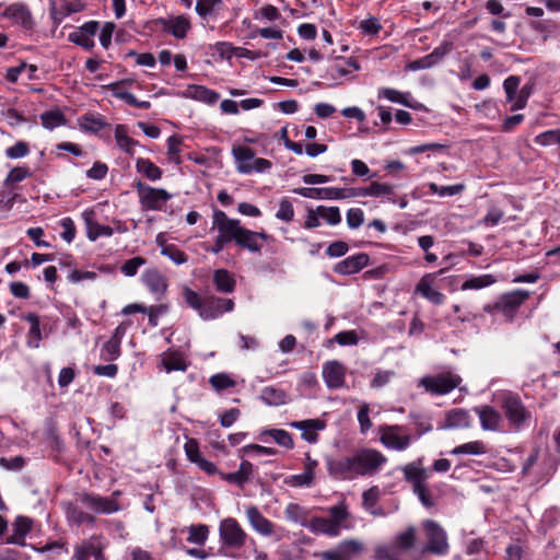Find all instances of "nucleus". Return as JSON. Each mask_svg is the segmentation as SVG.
I'll list each match as a JSON object with an SVG mask.
<instances>
[{"label": "nucleus", "mask_w": 560, "mask_h": 560, "mask_svg": "<svg viewBox=\"0 0 560 560\" xmlns=\"http://www.w3.org/2000/svg\"><path fill=\"white\" fill-rule=\"evenodd\" d=\"M212 226L218 232L212 247L213 254L221 253L226 245L234 243L238 248L252 254H260L261 241H271L272 236L265 232H256L244 228L238 219H231L222 210H214Z\"/></svg>", "instance_id": "f257e3e1"}, {"label": "nucleus", "mask_w": 560, "mask_h": 560, "mask_svg": "<svg viewBox=\"0 0 560 560\" xmlns=\"http://www.w3.org/2000/svg\"><path fill=\"white\" fill-rule=\"evenodd\" d=\"M387 462L386 456L375 448H361L351 456L326 457L328 474L340 480H352L359 476L376 474Z\"/></svg>", "instance_id": "f03ea898"}, {"label": "nucleus", "mask_w": 560, "mask_h": 560, "mask_svg": "<svg viewBox=\"0 0 560 560\" xmlns=\"http://www.w3.org/2000/svg\"><path fill=\"white\" fill-rule=\"evenodd\" d=\"M329 517H312L310 518L307 528L313 534H323L329 537H337L340 535L342 528H348L346 522L350 514L345 502H340L327 509Z\"/></svg>", "instance_id": "7ed1b4c3"}, {"label": "nucleus", "mask_w": 560, "mask_h": 560, "mask_svg": "<svg viewBox=\"0 0 560 560\" xmlns=\"http://www.w3.org/2000/svg\"><path fill=\"white\" fill-rule=\"evenodd\" d=\"M529 298V292L525 290H514L502 294L494 303L483 306V312L492 317H502L505 320H512L518 312L522 304Z\"/></svg>", "instance_id": "20e7f679"}, {"label": "nucleus", "mask_w": 560, "mask_h": 560, "mask_svg": "<svg viewBox=\"0 0 560 560\" xmlns=\"http://www.w3.org/2000/svg\"><path fill=\"white\" fill-rule=\"evenodd\" d=\"M132 186L143 211H162L172 199V194L164 188H155L141 180H136Z\"/></svg>", "instance_id": "39448f33"}, {"label": "nucleus", "mask_w": 560, "mask_h": 560, "mask_svg": "<svg viewBox=\"0 0 560 560\" xmlns=\"http://www.w3.org/2000/svg\"><path fill=\"white\" fill-rule=\"evenodd\" d=\"M422 528L425 532L427 542L421 553H432L435 556L447 555L450 551V542L446 530L433 520L423 521Z\"/></svg>", "instance_id": "423d86ee"}, {"label": "nucleus", "mask_w": 560, "mask_h": 560, "mask_svg": "<svg viewBox=\"0 0 560 560\" xmlns=\"http://www.w3.org/2000/svg\"><path fill=\"white\" fill-rule=\"evenodd\" d=\"M460 383L462 377L458 374L445 371L434 375L423 376L419 381V386H422L425 392L432 395L442 396L457 388Z\"/></svg>", "instance_id": "0eeeda50"}, {"label": "nucleus", "mask_w": 560, "mask_h": 560, "mask_svg": "<svg viewBox=\"0 0 560 560\" xmlns=\"http://www.w3.org/2000/svg\"><path fill=\"white\" fill-rule=\"evenodd\" d=\"M122 492L115 490L109 497H102L93 492H84L80 495V501L88 509L96 514H114L122 510L119 498Z\"/></svg>", "instance_id": "6e6552de"}, {"label": "nucleus", "mask_w": 560, "mask_h": 560, "mask_svg": "<svg viewBox=\"0 0 560 560\" xmlns=\"http://www.w3.org/2000/svg\"><path fill=\"white\" fill-rule=\"evenodd\" d=\"M378 434L381 443L389 450L405 451L412 442V436L398 424H383L378 428Z\"/></svg>", "instance_id": "1a4fd4ad"}, {"label": "nucleus", "mask_w": 560, "mask_h": 560, "mask_svg": "<svg viewBox=\"0 0 560 560\" xmlns=\"http://www.w3.org/2000/svg\"><path fill=\"white\" fill-rule=\"evenodd\" d=\"M501 408L505 418L515 430H520L530 419V412L517 395L509 394L504 396Z\"/></svg>", "instance_id": "9d476101"}, {"label": "nucleus", "mask_w": 560, "mask_h": 560, "mask_svg": "<svg viewBox=\"0 0 560 560\" xmlns=\"http://www.w3.org/2000/svg\"><path fill=\"white\" fill-rule=\"evenodd\" d=\"M417 540V529L415 526H409L406 530L399 533L392 548H380L376 551L378 560H398L397 553L411 550Z\"/></svg>", "instance_id": "9b49d317"}, {"label": "nucleus", "mask_w": 560, "mask_h": 560, "mask_svg": "<svg viewBox=\"0 0 560 560\" xmlns=\"http://www.w3.org/2000/svg\"><path fill=\"white\" fill-rule=\"evenodd\" d=\"M219 536L223 545L230 548H242L247 539L246 532L233 517H226L220 522Z\"/></svg>", "instance_id": "f8f14e48"}, {"label": "nucleus", "mask_w": 560, "mask_h": 560, "mask_svg": "<svg viewBox=\"0 0 560 560\" xmlns=\"http://www.w3.org/2000/svg\"><path fill=\"white\" fill-rule=\"evenodd\" d=\"M106 547L107 541L104 536L92 535L74 547L71 560H89L90 557H93L94 560H106L104 556Z\"/></svg>", "instance_id": "ddd939ff"}, {"label": "nucleus", "mask_w": 560, "mask_h": 560, "mask_svg": "<svg viewBox=\"0 0 560 560\" xmlns=\"http://www.w3.org/2000/svg\"><path fill=\"white\" fill-rule=\"evenodd\" d=\"M150 27L153 31L161 30L172 34L177 39H183L187 36L191 25L186 16L177 15L154 19L150 22Z\"/></svg>", "instance_id": "4468645a"}, {"label": "nucleus", "mask_w": 560, "mask_h": 560, "mask_svg": "<svg viewBox=\"0 0 560 560\" xmlns=\"http://www.w3.org/2000/svg\"><path fill=\"white\" fill-rule=\"evenodd\" d=\"M293 192L304 198L324 199V200H339L353 198L354 194L350 188L325 187V188H311L300 187L293 189Z\"/></svg>", "instance_id": "2eb2a0df"}, {"label": "nucleus", "mask_w": 560, "mask_h": 560, "mask_svg": "<svg viewBox=\"0 0 560 560\" xmlns=\"http://www.w3.org/2000/svg\"><path fill=\"white\" fill-rule=\"evenodd\" d=\"M233 300L211 295L203 299L199 316L205 320H210L219 317L223 313L233 311Z\"/></svg>", "instance_id": "dca6fc26"}, {"label": "nucleus", "mask_w": 560, "mask_h": 560, "mask_svg": "<svg viewBox=\"0 0 560 560\" xmlns=\"http://www.w3.org/2000/svg\"><path fill=\"white\" fill-rule=\"evenodd\" d=\"M4 18L10 19L26 31L34 28L35 22L28 7L24 3H13L5 8L2 13Z\"/></svg>", "instance_id": "f3484780"}, {"label": "nucleus", "mask_w": 560, "mask_h": 560, "mask_svg": "<svg viewBox=\"0 0 560 560\" xmlns=\"http://www.w3.org/2000/svg\"><path fill=\"white\" fill-rule=\"evenodd\" d=\"M445 269H441L436 273L424 275L416 285V292L435 305L442 304L445 300V296L439 290L434 289L432 283L436 275H443Z\"/></svg>", "instance_id": "a211bd4d"}, {"label": "nucleus", "mask_w": 560, "mask_h": 560, "mask_svg": "<svg viewBox=\"0 0 560 560\" xmlns=\"http://www.w3.org/2000/svg\"><path fill=\"white\" fill-rule=\"evenodd\" d=\"M245 515L252 528L259 535L268 537L275 533L276 525L265 517L257 506H247Z\"/></svg>", "instance_id": "6ab92c4d"}, {"label": "nucleus", "mask_w": 560, "mask_h": 560, "mask_svg": "<svg viewBox=\"0 0 560 560\" xmlns=\"http://www.w3.org/2000/svg\"><path fill=\"white\" fill-rule=\"evenodd\" d=\"M141 279L148 290L156 296V300L165 294L168 287L167 279L158 269H147Z\"/></svg>", "instance_id": "aec40b11"}, {"label": "nucleus", "mask_w": 560, "mask_h": 560, "mask_svg": "<svg viewBox=\"0 0 560 560\" xmlns=\"http://www.w3.org/2000/svg\"><path fill=\"white\" fill-rule=\"evenodd\" d=\"M323 377L328 388H340L345 385L346 368L338 361L326 362L323 366Z\"/></svg>", "instance_id": "412c9836"}, {"label": "nucleus", "mask_w": 560, "mask_h": 560, "mask_svg": "<svg viewBox=\"0 0 560 560\" xmlns=\"http://www.w3.org/2000/svg\"><path fill=\"white\" fill-rule=\"evenodd\" d=\"M370 257L365 253H359L337 262L334 271L339 275H353L368 266Z\"/></svg>", "instance_id": "4be33fe9"}, {"label": "nucleus", "mask_w": 560, "mask_h": 560, "mask_svg": "<svg viewBox=\"0 0 560 560\" xmlns=\"http://www.w3.org/2000/svg\"><path fill=\"white\" fill-rule=\"evenodd\" d=\"M129 80H121L117 82H113L108 85H106V89L112 93L113 96L125 101L128 105L141 108V109H149L151 107V103L148 101H139L137 97L125 91L122 86L127 83H129Z\"/></svg>", "instance_id": "5701e85b"}, {"label": "nucleus", "mask_w": 560, "mask_h": 560, "mask_svg": "<svg viewBox=\"0 0 560 560\" xmlns=\"http://www.w3.org/2000/svg\"><path fill=\"white\" fill-rule=\"evenodd\" d=\"M290 427L302 431V439L308 443L318 441V431L325 429V421L320 419H307L302 421H293Z\"/></svg>", "instance_id": "b1692460"}, {"label": "nucleus", "mask_w": 560, "mask_h": 560, "mask_svg": "<svg viewBox=\"0 0 560 560\" xmlns=\"http://www.w3.org/2000/svg\"><path fill=\"white\" fill-rule=\"evenodd\" d=\"M402 472L405 480L412 486V490L423 486L429 478V471L422 467L421 459L407 464Z\"/></svg>", "instance_id": "393cba45"}, {"label": "nucleus", "mask_w": 560, "mask_h": 560, "mask_svg": "<svg viewBox=\"0 0 560 560\" xmlns=\"http://www.w3.org/2000/svg\"><path fill=\"white\" fill-rule=\"evenodd\" d=\"M254 472V466L248 460H242L240 467L234 472H219V476L222 480L236 485L240 488H243L246 482H248Z\"/></svg>", "instance_id": "a878e982"}, {"label": "nucleus", "mask_w": 560, "mask_h": 560, "mask_svg": "<svg viewBox=\"0 0 560 560\" xmlns=\"http://www.w3.org/2000/svg\"><path fill=\"white\" fill-rule=\"evenodd\" d=\"M83 221L86 228V237L94 242L101 236L109 237L114 234V229L108 225H102L97 221L94 220L93 211H84Z\"/></svg>", "instance_id": "bb28decb"}, {"label": "nucleus", "mask_w": 560, "mask_h": 560, "mask_svg": "<svg viewBox=\"0 0 560 560\" xmlns=\"http://www.w3.org/2000/svg\"><path fill=\"white\" fill-rule=\"evenodd\" d=\"M479 417L481 428L486 431H497L500 429L502 417L491 406H481L475 409Z\"/></svg>", "instance_id": "cd10ccee"}, {"label": "nucleus", "mask_w": 560, "mask_h": 560, "mask_svg": "<svg viewBox=\"0 0 560 560\" xmlns=\"http://www.w3.org/2000/svg\"><path fill=\"white\" fill-rule=\"evenodd\" d=\"M184 95L188 98L202 102L208 105L215 104L220 98V94L218 92L208 89L205 85L197 84L188 85L184 92Z\"/></svg>", "instance_id": "c85d7f7f"}, {"label": "nucleus", "mask_w": 560, "mask_h": 560, "mask_svg": "<svg viewBox=\"0 0 560 560\" xmlns=\"http://www.w3.org/2000/svg\"><path fill=\"white\" fill-rule=\"evenodd\" d=\"M33 522L26 516H18L13 523L12 534L5 539L7 544L24 546L25 536L31 532Z\"/></svg>", "instance_id": "c756f323"}, {"label": "nucleus", "mask_w": 560, "mask_h": 560, "mask_svg": "<svg viewBox=\"0 0 560 560\" xmlns=\"http://www.w3.org/2000/svg\"><path fill=\"white\" fill-rule=\"evenodd\" d=\"M232 154L236 162V170L241 174H250L252 168H249V165L253 162V159L255 158V151L248 147H233Z\"/></svg>", "instance_id": "7c9ffc66"}, {"label": "nucleus", "mask_w": 560, "mask_h": 560, "mask_svg": "<svg viewBox=\"0 0 560 560\" xmlns=\"http://www.w3.org/2000/svg\"><path fill=\"white\" fill-rule=\"evenodd\" d=\"M215 290L221 293H232L235 290L236 281L234 276L226 269H217L212 277Z\"/></svg>", "instance_id": "2f4dec72"}, {"label": "nucleus", "mask_w": 560, "mask_h": 560, "mask_svg": "<svg viewBox=\"0 0 560 560\" xmlns=\"http://www.w3.org/2000/svg\"><path fill=\"white\" fill-rule=\"evenodd\" d=\"M22 318L30 324L26 341L27 346L30 348H38L43 339L39 316L36 313H27L23 315Z\"/></svg>", "instance_id": "473e14b6"}, {"label": "nucleus", "mask_w": 560, "mask_h": 560, "mask_svg": "<svg viewBox=\"0 0 560 560\" xmlns=\"http://www.w3.org/2000/svg\"><path fill=\"white\" fill-rule=\"evenodd\" d=\"M351 191L354 194V197H365V196H372V197H382V196H389L394 194V187L388 184H383L378 182L371 183L366 188H350Z\"/></svg>", "instance_id": "72a5a7b5"}, {"label": "nucleus", "mask_w": 560, "mask_h": 560, "mask_svg": "<svg viewBox=\"0 0 560 560\" xmlns=\"http://www.w3.org/2000/svg\"><path fill=\"white\" fill-rule=\"evenodd\" d=\"M66 516L70 524H74L77 526H80L82 524H89L94 525L95 524V516L92 514L84 512L77 505L72 503H68L66 506Z\"/></svg>", "instance_id": "f704fd0d"}, {"label": "nucleus", "mask_w": 560, "mask_h": 560, "mask_svg": "<svg viewBox=\"0 0 560 560\" xmlns=\"http://www.w3.org/2000/svg\"><path fill=\"white\" fill-rule=\"evenodd\" d=\"M162 365L167 373L173 371L185 372L188 368L184 355L178 351L165 352L162 357Z\"/></svg>", "instance_id": "c9c22d12"}, {"label": "nucleus", "mask_w": 560, "mask_h": 560, "mask_svg": "<svg viewBox=\"0 0 560 560\" xmlns=\"http://www.w3.org/2000/svg\"><path fill=\"white\" fill-rule=\"evenodd\" d=\"M136 170L139 174L151 182L160 180L163 176V171L151 160L144 158L137 159Z\"/></svg>", "instance_id": "e433bc0d"}, {"label": "nucleus", "mask_w": 560, "mask_h": 560, "mask_svg": "<svg viewBox=\"0 0 560 560\" xmlns=\"http://www.w3.org/2000/svg\"><path fill=\"white\" fill-rule=\"evenodd\" d=\"M284 516L287 521L307 528L310 522L308 511L304 506L298 503H289L285 506Z\"/></svg>", "instance_id": "4c0bfd02"}, {"label": "nucleus", "mask_w": 560, "mask_h": 560, "mask_svg": "<svg viewBox=\"0 0 560 560\" xmlns=\"http://www.w3.org/2000/svg\"><path fill=\"white\" fill-rule=\"evenodd\" d=\"M287 393L273 386H266L261 389L260 399L268 406H281L287 404Z\"/></svg>", "instance_id": "58836bf2"}, {"label": "nucleus", "mask_w": 560, "mask_h": 560, "mask_svg": "<svg viewBox=\"0 0 560 560\" xmlns=\"http://www.w3.org/2000/svg\"><path fill=\"white\" fill-rule=\"evenodd\" d=\"M115 140L117 145L126 153L132 155L138 141L130 138L127 133V128L124 125H117L115 128Z\"/></svg>", "instance_id": "ea45409f"}, {"label": "nucleus", "mask_w": 560, "mask_h": 560, "mask_svg": "<svg viewBox=\"0 0 560 560\" xmlns=\"http://www.w3.org/2000/svg\"><path fill=\"white\" fill-rule=\"evenodd\" d=\"M470 425V416L466 410L454 409L446 415L445 428H468Z\"/></svg>", "instance_id": "a19ab883"}, {"label": "nucleus", "mask_w": 560, "mask_h": 560, "mask_svg": "<svg viewBox=\"0 0 560 560\" xmlns=\"http://www.w3.org/2000/svg\"><path fill=\"white\" fill-rule=\"evenodd\" d=\"M497 282V278L493 275L487 273L476 277H469L467 280L463 282L460 285V289L463 291L467 290H480L483 288H487L489 285H492Z\"/></svg>", "instance_id": "79ce46f5"}, {"label": "nucleus", "mask_w": 560, "mask_h": 560, "mask_svg": "<svg viewBox=\"0 0 560 560\" xmlns=\"http://www.w3.org/2000/svg\"><path fill=\"white\" fill-rule=\"evenodd\" d=\"M158 244L161 246V254L170 258L176 265H183L188 260L187 255L179 249L175 244H166L156 238Z\"/></svg>", "instance_id": "37998d69"}, {"label": "nucleus", "mask_w": 560, "mask_h": 560, "mask_svg": "<svg viewBox=\"0 0 560 560\" xmlns=\"http://www.w3.org/2000/svg\"><path fill=\"white\" fill-rule=\"evenodd\" d=\"M377 96L378 98H385L389 102L411 107V104L408 101L409 93H402L392 88H381L377 91Z\"/></svg>", "instance_id": "c03bdc74"}, {"label": "nucleus", "mask_w": 560, "mask_h": 560, "mask_svg": "<svg viewBox=\"0 0 560 560\" xmlns=\"http://www.w3.org/2000/svg\"><path fill=\"white\" fill-rule=\"evenodd\" d=\"M209 537V527L205 524H192L188 527L187 541L202 546Z\"/></svg>", "instance_id": "a18cd8bd"}, {"label": "nucleus", "mask_w": 560, "mask_h": 560, "mask_svg": "<svg viewBox=\"0 0 560 560\" xmlns=\"http://www.w3.org/2000/svg\"><path fill=\"white\" fill-rule=\"evenodd\" d=\"M262 435H269L280 446L291 450L294 446L291 434L283 429H268L261 432Z\"/></svg>", "instance_id": "49530a36"}, {"label": "nucleus", "mask_w": 560, "mask_h": 560, "mask_svg": "<svg viewBox=\"0 0 560 560\" xmlns=\"http://www.w3.org/2000/svg\"><path fill=\"white\" fill-rule=\"evenodd\" d=\"M487 447L482 441H471L462 445H458L454 447L451 451V454L453 455H462V454H469V455H482L486 454Z\"/></svg>", "instance_id": "de8ad7c7"}, {"label": "nucleus", "mask_w": 560, "mask_h": 560, "mask_svg": "<svg viewBox=\"0 0 560 560\" xmlns=\"http://www.w3.org/2000/svg\"><path fill=\"white\" fill-rule=\"evenodd\" d=\"M42 125L46 129H54L66 122L65 116L60 110H49L40 115Z\"/></svg>", "instance_id": "09e8293b"}, {"label": "nucleus", "mask_w": 560, "mask_h": 560, "mask_svg": "<svg viewBox=\"0 0 560 560\" xmlns=\"http://www.w3.org/2000/svg\"><path fill=\"white\" fill-rule=\"evenodd\" d=\"M120 343L109 339L101 348V359L104 361H115L121 354Z\"/></svg>", "instance_id": "8fccbe9b"}, {"label": "nucleus", "mask_w": 560, "mask_h": 560, "mask_svg": "<svg viewBox=\"0 0 560 560\" xmlns=\"http://www.w3.org/2000/svg\"><path fill=\"white\" fill-rule=\"evenodd\" d=\"M429 189L432 194H435L440 197L455 196L460 194L465 189L464 184H455L448 186H439L435 183L429 184Z\"/></svg>", "instance_id": "3c124183"}, {"label": "nucleus", "mask_w": 560, "mask_h": 560, "mask_svg": "<svg viewBox=\"0 0 560 560\" xmlns=\"http://www.w3.org/2000/svg\"><path fill=\"white\" fill-rule=\"evenodd\" d=\"M534 142L541 147H548L553 143L560 145V129H551L537 135Z\"/></svg>", "instance_id": "603ef678"}, {"label": "nucleus", "mask_w": 560, "mask_h": 560, "mask_svg": "<svg viewBox=\"0 0 560 560\" xmlns=\"http://www.w3.org/2000/svg\"><path fill=\"white\" fill-rule=\"evenodd\" d=\"M180 144L182 139L175 135L167 139V155L168 160L175 164H180Z\"/></svg>", "instance_id": "864d4df0"}, {"label": "nucleus", "mask_w": 560, "mask_h": 560, "mask_svg": "<svg viewBox=\"0 0 560 560\" xmlns=\"http://www.w3.org/2000/svg\"><path fill=\"white\" fill-rule=\"evenodd\" d=\"M209 383L217 390L221 392L235 386V382L225 373H218L210 377Z\"/></svg>", "instance_id": "5fc2aeb1"}, {"label": "nucleus", "mask_w": 560, "mask_h": 560, "mask_svg": "<svg viewBox=\"0 0 560 560\" xmlns=\"http://www.w3.org/2000/svg\"><path fill=\"white\" fill-rule=\"evenodd\" d=\"M381 497V491L377 486L371 487L362 494V504L365 511H372L376 506Z\"/></svg>", "instance_id": "6e6d98bb"}, {"label": "nucleus", "mask_w": 560, "mask_h": 560, "mask_svg": "<svg viewBox=\"0 0 560 560\" xmlns=\"http://www.w3.org/2000/svg\"><path fill=\"white\" fill-rule=\"evenodd\" d=\"M318 213L330 225H336L341 221V215L338 207L318 206Z\"/></svg>", "instance_id": "4d7b16f0"}, {"label": "nucleus", "mask_w": 560, "mask_h": 560, "mask_svg": "<svg viewBox=\"0 0 560 560\" xmlns=\"http://www.w3.org/2000/svg\"><path fill=\"white\" fill-rule=\"evenodd\" d=\"M145 262L144 258L137 256L126 260L120 267V270L126 277H133L137 275L138 269L145 265Z\"/></svg>", "instance_id": "13d9d810"}, {"label": "nucleus", "mask_w": 560, "mask_h": 560, "mask_svg": "<svg viewBox=\"0 0 560 560\" xmlns=\"http://www.w3.org/2000/svg\"><path fill=\"white\" fill-rule=\"evenodd\" d=\"M453 47L454 45L452 40H442V43L438 47H435L431 54H429L433 63H439L447 54H450L453 50Z\"/></svg>", "instance_id": "bf43d9fd"}, {"label": "nucleus", "mask_w": 560, "mask_h": 560, "mask_svg": "<svg viewBox=\"0 0 560 560\" xmlns=\"http://www.w3.org/2000/svg\"><path fill=\"white\" fill-rule=\"evenodd\" d=\"M276 218L284 222H291L293 220L294 209L292 202L289 199H281L279 209L276 212Z\"/></svg>", "instance_id": "052dcab7"}, {"label": "nucleus", "mask_w": 560, "mask_h": 560, "mask_svg": "<svg viewBox=\"0 0 560 560\" xmlns=\"http://www.w3.org/2000/svg\"><path fill=\"white\" fill-rule=\"evenodd\" d=\"M337 549L345 556L346 560H349L351 555L359 553L362 550V544L354 539H348L340 542Z\"/></svg>", "instance_id": "680f3d73"}, {"label": "nucleus", "mask_w": 560, "mask_h": 560, "mask_svg": "<svg viewBox=\"0 0 560 560\" xmlns=\"http://www.w3.org/2000/svg\"><path fill=\"white\" fill-rule=\"evenodd\" d=\"M31 175H32V173L28 167L16 166L9 172V174L4 180V184L9 185V184H13V183H20V182L24 180L25 178L30 177Z\"/></svg>", "instance_id": "e2e57ef3"}, {"label": "nucleus", "mask_w": 560, "mask_h": 560, "mask_svg": "<svg viewBox=\"0 0 560 560\" xmlns=\"http://www.w3.org/2000/svg\"><path fill=\"white\" fill-rule=\"evenodd\" d=\"M60 226L63 230L60 233L61 238L63 241H66L68 244H70L74 240L75 233H77V229H75V224H74L73 220L69 217L63 218L60 221Z\"/></svg>", "instance_id": "0e129e2a"}, {"label": "nucleus", "mask_w": 560, "mask_h": 560, "mask_svg": "<svg viewBox=\"0 0 560 560\" xmlns=\"http://www.w3.org/2000/svg\"><path fill=\"white\" fill-rule=\"evenodd\" d=\"M30 153V147L24 141H18L12 147L5 150V155L9 159L15 160L26 156Z\"/></svg>", "instance_id": "69168bd1"}, {"label": "nucleus", "mask_w": 560, "mask_h": 560, "mask_svg": "<svg viewBox=\"0 0 560 560\" xmlns=\"http://www.w3.org/2000/svg\"><path fill=\"white\" fill-rule=\"evenodd\" d=\"M220 4H222V0H198L196 3V12L199 16L206 18Z\"/></svg>", "instance_id": "338daca9"}, {"label": "nucleus", "mask_w": 560, "mask_h": 560, "mask_svg": "<svg viewBox=\"0 0 560 560\" xmlns=\"http://www.w3.org/2000/svg\"><path fill=\"white\" fill-rule=\"evenodd\" d=\"M382 28L378 20L374 16L362 20L359 24V30L365 35H376Z\"/></svg>", "instance_id": "774afa93"}]
</instances>
